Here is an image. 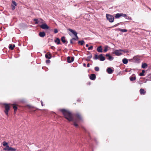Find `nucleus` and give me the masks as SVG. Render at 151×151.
I'll return each mask as SVG.
<instances>
[{"instance_id":"6e6552de","label":"nucleus","mask_w":151,"mask_h":151,"mask_svg":"<svg viewBox=\"0 0 151 151\" xmlns=\"http://www.w3.org/2000/svg\"><path fill=\"white\" fill-rule=\"evenodd\" d=\"M99 60L101 61H103L105 60V58L103 56L102 54H100L99 55Z\"/></svg>"},{"instance_id":"72a5a7b5","label":"nucleus","mask_w":151,"mask_h":151,"mask_svg":"<svg viewBox=\"0 0 151 151\" xmlns=\"http://www.w3.org/2000/svg\"><path fill=\"white\" fill-rule=\"evenodd\" d=\"M95 70L96 71H98L99 70V68L98 67H96L94 68Z\"/></svg>"},{"instance_id":"a211bd4d","label":"nucleus","mask_w":151,"mask_h":151,"mask_svg":"<svg viewBox=\"0 0 151 151\" xmlns=\"http://www.w3.org/2000/svg\"><path fill=\"white\" fill-rule=\"evenodd\" d=\"M97 51L99 52H102V48L101 46H100L98 47L97 49Z\"/></svg>"},{"instance_id":"de8ad7c7","label":"nucleus","mask_w":151,"mask_h":151,"mask_svg":"<svg viewBox=\"0 0 151 151\" xmlns=\"http://www.w3.org/2000/svg\"><path fill=\"white\" fill-rule=\"evenodd\" d=\"M88 46H89V45H88V44H87L86 45V47H88Z\"/></svg>"},{"instance_id":"c756f323","label":"nucleus","mask_w":151,"mask_h":151,"mask_svg":"<svg viewBox=\"0 0 151 151\" xmlns=\"http://www.w3.org/2000/svg\"><path fill=\"white\" fill-rule=\"evenodd\" d=\"M34 21L35 22V24H37L39 23L40 22V20H38V19H34Z\"/></svg>"},{"instance_id":"5701e85b","label":"nucleus","mask_w":151,"mask_h":151,"mask_svg":"<svg viewBox=\"0 0 151 151\" xmlns=\"http://www.w3.org/2000/svg\"><path fill=\"white\" fill-rule=\"evenodd\" d=\"M122 62L124 64H127L128 62V60L126 58H124L122 60Z\"/></svg>"},{"instance_id":"cd10ccee","label":"nucleus","mask_w":151,"mask_h":151,"mask_svg":"<svg viewBox=\"0 0 151 151\" xmlns=\"http://www.w3.org/2000/svg\"><path fill=\"white\" fill-rule=\"evenodd\" d=\"M121 13H117L116 14L115 16L116 18H118L121 17Z\"/></svg>"},{"instance_id":"7c9ffc66","label":"nucleus","mask_w":151,"mask_h":151,"mask_svg":"<svg viewBox=\"0 0 151 151\" xmlns=\"http://www.w3.org/2000/svg\"><path fill=\"white\" fill-rule=\"evenodd\" d=\"M121 16L123 17H125L126 19H127V14H123L122 13H121Z\"/></svg>"},{"instance_id":"f257e3e1","label":"nucleus","mask_w":151,"mask_h":151,"mask_svg":"<svg viewBox=\"0 0 151 151\" xmlns=\"http://www.w3.org/2000/svg\"><path fill=\"white\" fill-rule=\"evenodd\" d=\"M59 110L62 112L65 118L69 121H73V124L76 127H78V125L77 123L80 121H82V116L80 113H76L74 114V116L75 119H74L73 115L70 111L64 109H60Z\"/></svg>"},{"instance_id":"a878e982","label":"nucleus","mask_w":151,"mask_h":151,"mask_svg":"<svg viewBox=\"0 0 151 151\" xmlns=\"http://www.w3.org/2000/svg\"><path fill=\"white\" fill-rule=\"evenodd\" d=\"M133 59L136 61H138L139 60L138 57L137 56H134L133 57Z\"/></svg>"},{"instance_id":"ddd939ff","label":"nucleus","mask_w":151,"mask_h":151,"mask_svg":"<svg viewBox=\"0 0 151 151\" xmlns=\"http://www.w3.org/2000/svg\"><path fill=\"white\" fill-rule=\"evenodd\" d=\"M113 71L114 70H112L110 67H109L107 68V71L109 74H111Z\"/></svg>"},{"instance_id":"473e14b6","label":"nucleus","mask_w":151,"mask_h":151,"mask_svg":"<svg viewBox=\"0 0 151 151\" xmlns=\"http://www.w3.org/2000/svg\"><path fill=\"white\" fill-rule=\"evenodd\" d=\"M76 37L75 38H73V39H74V40H78L79 39V38L77 36V35H76V36H75Z\"/></svg>"},{"instance_id":"f3484780","label":"nucleus","mask_w":151,"mask_h":151,"mask_svg":"<svg viewBox=\"0 0 151 151\" xmlns=\"http://www.w3.org/2000/svg\"><path fill=\"white\" fill-rule=\"evenodd\" d=\"M106 56L108 57L107 59L109 60H113V58L109 54H106Z\"/></svg>"},{"instance_id":"dca6fc26","label":"nucleus","mask_w":151,"mask_h":151,"mask_svg":"<svg viewBox=\"0 0 151 151\" xmlns=\"http://www.w3.org/2000/svg\"><path fill=\"white\" fill-rule=\"evenodd\" d=\"M45 56L46 58L48 59H50L52 57L51 54L50 53H49V54L48 53L46 54Z\"/></svg>"},{"instance_id":"39448f33","label":"nucleus","mask_w":151,"mask_h":151,"mask_svg":"<svg viewBox=\"0 0 151 151\" xmlns=\"http://www.w3.org/2000/svg\"><path fill=\"white\" fill-rule=\"evenodd\" d=\"M123 50H116L114 52V53L116 55L119 56L122 54Z\"/></svg>"},{"instance_id":"37998d69","label":"nucleus","mask_w":151,"mask_h":151,"mask_svg":"<svg viewBox=\"0 0 151 151\" xmlns=\"http://www.w3.org/2000/svg\"><path fill=\"white\" fill-rule=\"evenodd\" d=\"M127 17V19H129L131 20V17Z\"/></svg>"},{"instance_id":"412c9836","label":"nucleus","mask_w":151,"mask_h":151,"mask_svg":"<svg viewBox=\"0 0 151 151\" xmlns=\"http://www.w3.org/2000/svg\"><path fill=\"white\" fill-rule=\"evenodd\" d=\"M92 57V55L91 54L89 56H88L86 59V60L88 62L90 60V59Z\"/></svg>"},{"instance_id":"c03bdc74","label":"nucleus","mask_w":151,"mask_h":151,"mask_svg":"<svg viewBox=\"0 0 151 151\" xmlns=\"http://www.w3.org/2000/svg\"><path fill=\"white\" fill-rule=\"evenodd\" d=\"M15 9V7L14 6H12V9L13 10H14Z\"/></svg>"},{"instance_id":"2f4dec72","label":"nucleus","mask_w":151,"mask_h":151,"mask_svg":"<svg viewBox=\"0 0 151 151\" xmlns=\"http://www.w3.org/2000/svg\"><path fill=\"white\" fill-rule=\"evenodd\" d=\"M108 47V46H106L105 47V49L104 50V52H106L107 51Z\"/></svg>"},{"instance_id":"4468645a","label":"nucleus","mask_w":151,"mask_h":151,"mask_svg":"<svg viewBox=\"0 0 151 151\" xmlns=\"http://www.w3.org/2000/svg\"><path fill=\"white\" fill-rule=\"evenodd\" d=\"M15 47V46L14 44H10L9 45V49L13 50Z\"/></svg>"},{"instance_id":"58836bf2","label":"nucleus","mask_w":151,"mask_h":151,"mask_svg":"<svg viewBox=\"0 0 151 151\" xmlns=\"http://www.w3.org/2000/svg\"><path fill=\"white\" fill-rule=\"evenodd\" d=\"M123 51H122V53H127L128 52V51L127 50H123Z\"/></svg>"},{"instance_id":"1a4fd4ad","label":"nucleus","mask_w":151,"mask_h":151,"mask_svg":"<svg viewBox=\"0 0 151 151\" xmlns=\"http://www.w3.org/2000/svg\"><path fill=\"white\" fill-rule=\"evenodd\" d=\"M140 94L142 95H144L146 93V91L143 88H141L139 90Z\"/></svg>"},{"instance_id":"c9c22d12","label":"nucleus","mask_w":151,"mask_h":151,"mask_svg":"<svg viewBox=\"0 0 151 151\" xmlns=\"http://www.w3.org/2000/svg\"><path fill=\"white\" fill-rule=\"evenodd\" d=\"M58 30L57 29H54V32L55 33H57L58 32Z\"/></svg>"},{"instance_id":"f03ea898","label":"nucleus","mask_w":151,"mask_h":151,"mask_svg":"<svg viewBox=\"0 0 151 151\" xmlns=\"http://www.w3.org/2000/svg\"><path fill=\"white\" fill-rule=\"evenodd\" d=\"M3 145L4 146H6V147L4 148L3 149L4 150L8 151H16V149L15 148L9 147L8 145V143L5 141L3 142Z\"/></svg>"},{"instance_id":"9b49d317","label":"nucleus","mask_w":151,"mask_h":151,"mask_svg":"<svg viewBox=\"0 0 151 151\" xmlns=\"http://www.w3.org/2000/svg\"><path fill=\"white\" fill-rule=\"evenodd\" d=\"M68 30L73 35H74V36H76L78 34V33L76 31L71 29H68Z\"/></svg>"},{"instance_id":"e433bc0d","label":"nucleus","mask_w":151,"mask_h":151,"mask_svg":"<svg viewBox=\"0 0 151 151\" xmlns=\"http://www.w3.org/2000/svg\"><path fill=\"white\" fill-rule=\"evenodd\" d=\"M93 48V46H91L89 47L88 48V50H92Z\"/></svg>"},{"instance_id":"a18cd8bd","label":"nucleus","mask_w":151,"mask_h":151,"mask_svg":"<svg viewBox=\"0 0 151 151\" xmlns=\"http://www.w3.org/2000/svg\"><path fill=\"white\" fill-rule=\"evenodd\" d=\"M90 66V64L89 63H88L87 64V67H89Z\"/></svg>"},{"instance_id":"6ab92c4d","label":"nucleus","mask_w":151,"mask_h":151,"mask_svg":"<svg viewBox=\"0 0 151 151\" xmlns=\"http://www.w3.org/2000/svg\"><path fill=\"white\" fill-rule=\"evenodd\" d=\"M55 42L57 45L61 44L60 39L58 38H57L55 40Z\"/></svg>"},{"instance_id":"423d86ee","label":"nucleus","mask_w":151,"mask_h":151,"mask_svg":"<svg viewBox=\"0 0 151 151\" xmlns=\"http://www.w3.org/2000/svg\"><path fill=\"white\" fill-rule=\"evenodd\" d=\"M40 27L41 28L45 29H48L49 28V27L45 23L40 25Z\"/></svg>"},{"instance_id":"0eeeda50","label":"nucleus","mask_w":151,"mask_h":151,"mask_svg":"<svg viewBox=\"0 0 151 151\" xmlns=\"http://www.w3.org/2000/svg\"><path fill=\"white\" fill-rule=\"evenodd\" d=\"M67 61L68 63H70L73 62L74 60V58L73 57H72L71 58V59H70V57L68 56L67 58Z\"/></svg>"},{"instance_id":"f8f14e48","label":"nucleus","mask_w":151,"mask_h":151,"mask_svg":"<svg viewBox=\"0 0 151 151\" xmlns=\"http://www.w3.org/2000/svg\"><path fill=\"white\" fill-rule=\"evenodd\" d=\"M89 78L91 80H94L96 78V76L95 74H92L89 77Z\"/></svg>"},{"instance_id":"b1692460","label":"nucleus","mask_w":151,"mask_h":151,"mask_svg":"<svg viewBox=\"0 0 151 151\" xmlns=\"http://www.w3.org/2000/svg\"><path fill=\"white\" fill-rule=\"evenodd\" d=\"M147 66V65L146 63H142V68H145Z\"/></svg>"},{"instance_id":"7ed1b4c3","label":"nucleus","mask_w":151,"mask_h":151,"mask_svg":"<svg viewBox=\"0 0 151 151\" xmlns=\"http://www.w3.org/2000/svg\"><path fill=\"white\" fill-rule=\"evenodd\" d=\"M11 104L4 103L3 105L4 106L5 110L4 112L7 116H9L8 112L10 109Z\"/></svg>"},{"instance_id":"49530a36","label":"nucleus","mask_w":151,"mask_h":151,"mask_svg":"<svg viewBox=\"0 0 151 151\" xmlns=\"http://www.w3.org/2000/svg\"><path fill=\"white\" fill-rule=\"evenodd\" d=\"M83 65L85 67H86V64L85 63H83Z\"/></svg>"},{"instance_id":"4be33fe9","label":"nucleus","mask_w":151,"mask_h":151,"mask_svg":"<svg viewBox=\"0 0 151 151\" xmlns=\"http://www.w3.org/2000/svg\"><path fill=\"white\" fill-rule=\"evenodd\" d=\"M61 41L64 43H65L67 42L65 40V37L64 36H63L61 37Z\"/></svg>"},{"instance_id":"aec40b11","label":"nucleus","mask_w":151,"mask_h":151,"mask_svg":"<svg viewBox=\"0 0 151 151\" xmlns=\"http://www.w3.org/2000/svg\"><path fill=\"white\" fill-rule=\"evenodd\" d=\"M136 79V77L135 76H133V75L132 76H131L129 78V79L130 81H133L135 80Z\"/></svg>"},{"instance_id":"393cba45","label":"nucleus","mask_w":151,"mask_h":151,"mask_svg":"<svg viewBox=\"0 0 151 151\" xmlns=\"http://www.w3.org/2000/svg\"><path fill=\"white\" fill-rule=\"evenodd\" d=\"M85 43L84 40L79 41H78V44L81 45H83Z\"/></svg>"},{"instance_id":"4c0bfd02","label":"nucleus","mask_w":151,"mask_h":151,"mask_svg":"<svg viewBox=\"0 0 151 151\" xmlns=\"http://www.w3.org/2000/svg\"><path fill=\"white\" fill-rule=\"evenodd\" d=\"M74 40V39H73V38L71 39L70 40V43L72 44H73V40Z\"/></svg>"},{"instance_id":"20e7f679","label":"nucleus","mask_w":151,"mask_h":151,"mask_svg":"<svg viewBox=\"0 0 151 151\" xmlns=\"http://www.w3.org/2000/svg\"><path fill=\"white\" fill-rule=\"evenodd\" d=\"M106 16L107 19L110 22H113L114 18L113 16L108 14H106Z\"/></svg>"},{"instance_id":"a19ab883","label":"nucleus","mask_w":151,"mask_h":151,"mask_svg":"<svg viewBox=\"0 0 151 151\" xmlns=\"http://www.w3.org/2000/svg\"><path fill=\"white\" fill-rule=\"evenodd\" d=\"M50 62V61L49 60H47L46 61V62L47 63H49Z\"/></svg>"},{"instance_id":"ea45409f","label":"nucleus","mask_w":151,"mask_h":151,"mask_svg":"<svg viewBox=\"0 0 151 151\" xmlns=\"http://www.w3.org/2000/svg\"><path fill=\"white\" fill-rule=\"evenodd\" d=\"M12 3L15 6H17V3L15 1H12Z\"/></svg>"},{"instance_id":"79ce46f5","label":"nucleus","mask_w":151,"mask_h":151,"mask_svg":"<svg viewBox=\"0 0 151 151\" xmlns=\"http://www.w3.org/2000/svg\"><path fill=\"white\" fill-rule=\"evenodd\" d=\"M41 104L42 105V106H44L43 103L42 101H41Z\"/></svg>"},{"instance_id":"f704fd0d","label":"nucleus","mask_w":151,"mask_h":151,"mask_svg":"<svg viewBox=\"0 0 151 151\" xmlns=\"http://www.w3.org/2000/svg\"><path fill=\"white\" fill-rule=\"evenodd\" d=\"M94 59L95 60H97L98 59H99V56L97 55H95V57L94 58Z\"/></svg>"},{"instance_id":"9d476101","label":"nucleus","mask_w":151,"mask_h":151,"mask_svg":"<svg viewBox=\"0 0 151 151\" xmlns=\"http://www.w3.org/2000/svg\"><path fill=\"white\" fill-rule=\"evenodd\" d=\"M11 105L13 106V108L14 110V113L15 114L17 109V105L13 104H11Z\"/></svg>"},{"instance_id":"bb28decb","label":"nucleus","mask_w":151,"mask_h":151,"mask_svg":"<svg viewBox=\"0 0 151 151\" xmlns=\"http://www.w3.org/2000/svg\"><path fill=\"white\" fill-rule=\"evenodd\" d=\"M145 72V70H143L142 71V72L140 73L139 74V75L140 76H144V73Z\"/></svg>"},{"instance_id":"c85d7f7f","label":"nucleus","mask_w":151,"mask_h":151,"mask_svg":"<svg viewBox=\"0 0 151 151\" xmlns=\"http://www.w3.org/2000/svg\"><path fill=\"white\" fill-rule=\"evenodd\" d=\"M119 30L122 32H127V30L126 29H119Z\"/></svg>"},{"instance_id":"2eb2a0df","label":"nucleus","mask_w":151,"mask_h":151,"mask_svg":"<svg viewBox=\"0 0 151 151\" xmlns=\"http://www.w3.org/2000/svg\"><path fill=\"white\" fill-rule=\"evenodd\" d=\"M39 35L40 37H43L45 36L46 34L44 32H40L39 34Z\"/></svg>"}]
</instances>
